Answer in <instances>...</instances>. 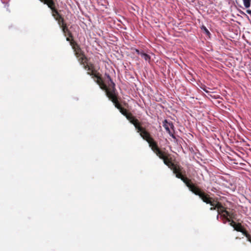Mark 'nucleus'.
I'll use <instances>...</instances> for the list:
<instances>
[{
  "instance_id": "f257e3e1",
  "label": "nucleus",
  "mask_w": 251,
  "mask_h": 251,
  "mask_svg": "<svg viewBox=\"0 0 251 251\" xmlns=\"http://www.w3.org/2000/svg\"><path fill=\"white\" fill-rule=\"evenodd\" d=\"M105 75L108 80L107 83L108 84L109 88L107 87V85L103 82L100 74L95 78H97L96 81L97 83L99 84L100 88L105 91L106 96L109 98V99L113 101L117 99V96L115 92V84L112 81L109 75L106 74Z\"/></svg>"
},
{
  "instance_id": "f03ea898",
  "label": "nucleus",
  "mask_w": 251,
  "mask_h": 251,
  "mask_svg": "<svg viewBox=\"0 0 251 251\" xmlns=\"http://www.w3.org/2000/svg\"><path fill=\"white\" fill-rule=\"evenodd\" d=\"M105 75L108 80L107 83L108 84L109 88L107 87V85L103 82L100 74L95 78H97L96 81L97 83L99 84L100 88L105 91L106 96L109 98V99L113 101L117 99V96L115 92V84L112 81L109 75L106 74Z\"/></svg>"
},
{
  "instance_id": "7ed1b4c3",
  "label": "nucleus",
  "mask_w": 251,
  "mask_h": 251,
  "mask_svg": "<svg viewBox=\"0 0 251 251\" xmlns=\"http://www.w3.org/2000/svg\"><path fill=\"white\" fill-rule=\"evenodd\" d=\"M169 155L167 154L166 157L163 160L164 163L176 175V176L180 179L185 183L189 178L185 176V171L178 164H175L172 162L171 157H169Z\"/></svg>"
},
{
  "instance_id": "20e7f679",
  "label": "nucleus",
  "mask_w": 251,
  "mask_h": 251,
  "mask_svg": "<svg viewBox=\"0 0 251 251\" xmlns=\"http://www.w3.org/2000/svg\"><path fill=\"white\" fill-rule=\"evenodd\" d=\"M184 183L192 192L196 195L199 196L203 202L213 205L212 201L215 200L202 191L198 187L195 186L190 179L189 178Z\"/></svg>"
},
{
  "instance_id": "39448f33",
  "label": "nucleus",
  "mask_w": 251,
  "mask_h": 251,
  "mask_svg": "<svg viewBox=\"0 0 251 251\" xmlns=\"http://www.w3.org/2000/svg\"><path fill=\"white\" fill-rule=\"evenodd\" d=\"M136 130L137 132L139 133L141 137L148 143L150 147L153 151H154L159 148L157 142L153 139L150 132L145 128L141 126Z\"/></svg>"
},
{
  "instance_id": "423d86ee",
  "label": "nucleus",
  "mask_w": 251,
  "mask_h": 251,
  "mask_svg": "<svg viewBox=\"0 0 251 251\" xmlns=\"http://www.w3.org/2000/svg\"><path fill=\"white\" fill-rule=\"evenodd\" d=\"M77 58L80 64L83 65V68L88 71V75L92 76L94 78H95L100 75V73L95 70L94 65L92 63H89L88 62V59L85 55L79 57Z\"/></svg>"
},
{
  "instance_id": "0eeeda50",
  "label": "nucleus",
  "mask_w": 251,
  "mask_h": 251,
  "mask_svg": "<svg viewBox=\"0 0 251 251\" xmlns=\"http://www.w3.org/2000/svg\"><path fill=\"white\" fill-rule=\"evenodd\" d=\"M120 112L126 118L131 124L134 125L136 130L141 126V123L138 120L126 109L123 107L120 110Z\"/></svg>"
},
{
  "instance_id": "6e6552de",
  "label": "nucleus",
  "mask_w": 251,
  "mask_h": 251,
  "mask_svg": "<svg viewBox=\"0 0 251 251\" xmlns=\"http://www.w3.org/2000/svg\"><path fill=\"white\" fill-rule=\"evenodd\" d=\"M71 46L74 50L76 58H78L79 57H81V56L85 55L84 52L81 50L79 46L75 41H73L71 43Z\"/></svg>"
},
{
  "instance_id": "1a4fd4ad",
  "label": "nucleus",
  "mask_w": 251,
  "mask_h": 251,
  "mask_svg": "<svg viewBox=\"0 0 251 251\" xmlns=\"http://www.w3.org/2000/svg\"><path fill=\"white\" fill-rule=\"evenodd\" d=\"M41 2H44V4H47L48 7L51 9L52 15L56 14L58 12V10L55 7V2L53 0H40Z\"/></svg>"
},
{
  "instance_id": "9d476101",
  "label": "nucleus",
  "mask_w": 251,
  "mask_h": 251,
  "mask_svg": "<svg viewBox=\"0 0 251 251\" xmlns=\"http://www.w3.org/2000/svg\"><path fill=\"white\" fill-rule=\"evenodd\" d=\"M163 126L171 136L174 138L175 137L174 136V132H172L171 130V128L173 130L174 128V125L172 122H169L167 120H165L163 122Z\"/></svg>"
},
{
  "instance_id": "9b49d317",
  "label": "nucleus",
  "mask_w": 251,
  "mask_h": 251,
  "mask_svg": "<svg viewBox=\"0 0 251 251\" xmlns=\"http://www.w3.org/2000/svg\"><path fill=\"white\" fill-rule=\"evenodd\" d=\"M52 16L54 17L55 20L57 21L58 24L60 27L66 24V23L65 22L64 18L60 15V14L59 13V12H57L56 14L52 15Z\"/></svg>"
},
{
  "instance_id": "f8f14e48",
  "label": "nucleus",
  "mask_w": 251,
  "mask_h": 251,
  "mask_svg": "<svg viewBox=\"0 0 251 251\" xmlns=\"http://www.w3.org/2000/svg\"><path fill=\"white\" fill-rule=\"evenodd\" d=\"M160 159L163 160L167 155L165 152L160 150L159 148L153 151Z\"/></svg>"
},
{
  "instance_id": "ddd939ff",
  "label": "nucleus",
  "mask_w": 251,
  "mask_h": 251,
  "mask_svg": "<svg viewBox=\"0 0 251 251\" xmlns=\"http://www.w3.org/2000/svg\"><path fill=\"white\" fill-rule=\"evenodd\" d=\"M234 229L237 231L242 232V234L246 230V229L243 227L241 224L240 223H237L235 226Z\"/></svg>"
},
{
  "instance_id": "4468645a",
  "label": "nucleus",
  "mask_w": 251,
  "mask_h": 251,
  "mask_svg": "<svg viewBox=\"0 0 251 251\" xmlns=\"http://www.w3.org/2000/svg\"><path fill=\"white\" fill-rule=\"evenodd\" d=\"M65 36H66V40L70 42V44H71V43H72L73 41H75L73 39V34L71 31L69 32H67L66 34H64Z\"/></svg>"
},
{
  "instance_id": "2eb2a0df",
  "label": "nucleus",
  "mask_w": 251,
  "mask_h": 251,
  "mask_svg": "<svg viewBox=\"0 0 251 251\" xmlns=\"http://www.w3.org/2000/svg\"><path fill=\"white\" fill-rule=\"evenodd\" d=\"M215 204L217 209V212L219 214H221V212H220L221 209H224V207L222 205L221 202L215 200Z\"/></svg>"
},
{
  "instance_id": "dca6fc26",
  "label": "nucleus",
  "mask_w": 251,
  "mask_h": 251,
  "mask_svg": "<svg viewBox=\"0 0 251 251\" xmlns=\"http://www.w3.org/2000/svg\"><path fill=\"white\" fill-rule=\"evenodd\" d=\"M112 102L114 103L115 106L119 110V111L123 108L117 99L113 101Z\"/></svg>"
},
{
  "instance_id": "f3484780",
  "label": "nucleus",
  "mask_w": 251,
  "mask_h": 251,
  "mask_svg": "<svg viewBox=\"0 0 251 251\" xmlns=\"http://www.w3.org/2000/svg\"><path fill=\"white\" fill-rule=\"evenodd\" d=\"M112 102L114 103L115 106L119 110V111L123 108L117 99L113 101Z\"/></svg>"
},
{
  "instance_id": "a211bd4d",
  "label": "nucleus",
  "mask_w": 251,
  "mask_h": 251,
  "mask_svg": "<svg viewBox=\"0 0 251 251\" xmlns=\"http://www.w3.org/2000/svg\"><path fill=\"white\" fill-rule=\"evenodd\" d=\"M141 56L142 58H143L146 61H150L151 59L150 56L144 52L141 53Z\"/></svg>"
},
{
  "instance_id": "6ab92c4d",
  "label": "nucleus",
  "mask_w": 251,
  "mask_h": 251,
  "mask_svg": "<svg viewBox=\"0 0 251 251\" xmlns=\"http://www.w3.org/2000/svg\"><path fill=\"white\" fill-rule=\"evenodd\" d=\"M61 28L64 34H66L67 32H69L70 31L67 25V24H65V25H64L62 26H61Z\"/></svg>"
},
{
  "instance_id": "aec40b11",
  "label": "nucleus",
  "mask_w": 251,
  "mask_h": 251,
  "mask_svg": "<svg viewBox=\"0 0 251 251\" xmlns=\"http://www.w3.org/2000/svg\"><path fill=\"white\" fill-rule=\"evenodd\" d=\"M243 234L246 237L247 240L251 243V235L247 232L246 230L243 232Z\"/></svg>"
},
{
  "instance_id": "412c9836",
  "label": "nucleus",
  "mask_w": 251,
  "mask_h": 251,
  "mask_svg": "<svg viewBox=\"0 0 251 251\" xmlns=\"http://www.w3.org/2000/svg\"><path fill=\"white\" fill-rule=\"evenodd\" d=\"M221 214L225 213L227 217L229 216L230 218H233V214H230V213L226 210H223V211H221Z\"/></svg>"
},
{
  "instance_id": "4be33fe9",
  "label": "nucleus",
  "mask_w": 251,
  "mask_h": 251,
  "mask_svg": "<svg viewBox=\"0 0 251 251\" xmlns=\"http://www.w3.org/2000/svg\"><path fill=\"white\" fill-rule=\"evenodd\" d=\"M212 204H213V205H211L212 207H211L210 208V210H214L216 209V206L215 204V200H214L213 201H212Z\"/></svg>"
},
{
  "instance_id": "5701e85b",
  "label": "nucleus",
  "mask_w": 251,
  "mask_h": 251,
  "mask_svg": "<svg viewBox=\"0 0 251 251\" xmlns=\"http://www.w3.org/2000/svg\"><path fill=\"white\" fill-rule=\"evenodd\" d=\"M222 217H223V219H225L226 221H227L228 222H230V219L228 218V217L225 214H223L222 215Z\"/></svg>"
},
{
  "instance_id": "b1692460",
  "label": "nucleus",
  "mask_w": 251,
  "mask_h": 251,
  "mask_svg": "<svg viewBox=\"0 0 251 251\" xmlns=\"http://www.w3.org/2000/svg\"><path fill=\"white\" fill-rule=\"evenodd\" d=\"M229 222H230V225L234 228L237 224L233 220H230Z\"/></svg>"
},
{
  "instance_id": "393cba45",
  "label": "nucleus",
  "mask_w": 251,
  "mask_h": 251,
  "mask_svg": "<svg viewBox=\"0 0 251 251\" xmlns=\"http://www.w3.org/2000/svg\"><path fill=\"white\" fill-rule=\"evenodd\" d=\"M202 29H203V30L205 32V33H206L207 35L210 34V32H209V31H208V30L206 28V27H205V26H203V27H202Z\"/></svg>"
},
{
  "instance_id": "a878e982",
  "label": "nucleus",
  "mask_w": 251,
  "mask_h": 251,
  "mask_svg": "<svg viewBox=\"0 0 251 251\" xmlns=\"http://www.w3.org/2000/svg\"><path fill=\"white\" fill-rule=\"evenodd\" d=\"M135 52L138 54H140L141 55V53H143V52H141L138 49H135Z\"/></svg>"
},
{
  "instance_id": "bb28decb",
  "label": "nucleus",
  "mask_w": 251,
  "mask_h": 251,
  "mask_svg": "<svg viewBox=\"0 0 251 251\" xmlns=\"http://www.w3.org/2000/svg\"><path fill=\"white\" fill-rule=\"evenodd\" d=\"M202 89L204 91H205L207 93H209L210 92L209 91L207 90L206 87L202 88Z\"/></svg>"
},
{
  "instance_id": "cd10ccee",
  "label": "nucleus",
  "mask_w": 251,
  "mask_h": 251,
  "mask_svg": "<svg viewBox=\"0 0 251 251\" xmlns=\"http://www.w3.org/2000/svg\"><path fill=\"white\" fill-rule=\"evenodd\" d=\"M246 12L251 15V10H247Z\"/></svg>"
},
{
  "instance_id": "c85d7f7f",
  "label": "nucleus",
  "mask_w": 251,
  "mask_h": 251,
  "mask_svg": "<svg viewBox=\"0 0 251 251\" xmlns=\"http://www.w3.org/2000/svg\"><path fill=\"white\" fill-rule=\"evenodd\" d=\"M236 239H240V237H236L235 238Z\"/></svg>"
},
{
  "instance_id": "c756f323",
  "label": "nucleus",
  "mask_w": 251,
  "mask_h": 251,
  "mask_svg": "<svg viewBox=\"0 0 251 251\" xmlns=\"http://www.w3.org/2000/svg\"><path fill=\"white\" fill-rule=\"evenodd\" d=\"M223 210H225V208H224V209H221L220 210V212L222 211H223Z\"/></svg>"
},
{
  "instance_id": "7c9ffc66",
  "label": "nucleus",
  "mask_w": 251,
  "mask_h": 251,
  "mask_svg": "<svg viewBox=\"0 0 251 251\" xmlns=\"http://www.w3.org/2000/svg\"><path fill=\"white\" fill-rule=\"evenodd\" d=\"M219 214H218V215L217 216V219H219Z\"/></svg>"
}]
</instances>
